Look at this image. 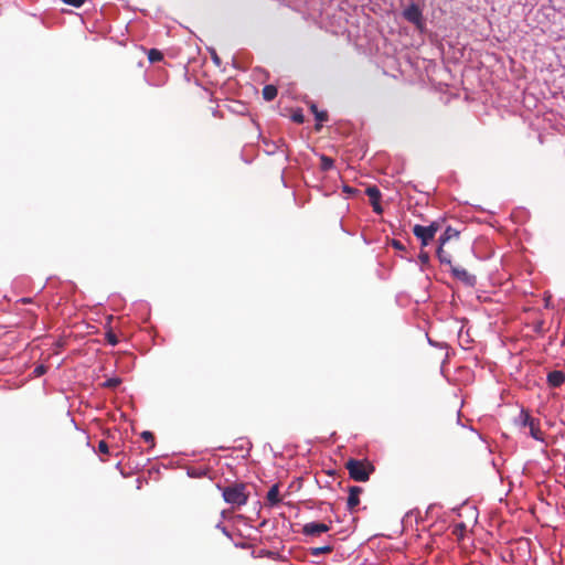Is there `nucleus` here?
<instances>
[{
	"instance_id": "obj_1",
	"label": "nucleus",
	"mask_w": 565,
	"mask_h": 565,
	"mask_svg": "<svg viewBox=\"0 0 565 565\" xmlns=\"http://www.w3.org/2000/svg\"><path fill=\"white\" fill-rule=\"evenodd\" d=\"M344 467L350 478L356 482H366L375 470L373 463L370 461L354 458L347 460Z\"/></svg>"
},
{
	"instance_id": "obj_2",
	"label": "nucleus",
	"mask_w": 565,
	"mask_h": 565,
	"mask_svg": "<svg viewBox=\"0 0 565 565\" xmlns=\"http://www.w3.org/2000/svg\"><path fill=\"white\" fill-rule=\"evenodd\" d=\"M222 494L226 503L237 507L246 504L249 495L244 483H234L225 487Z\"/></svg>"
},
{
	"instance_id": "obj_3",
	"label": "nucleus",
	"mask_w": 565,
	"mask_h": 565,
	"mask_svg": "<svg viewBox=\"0 0 565 565\" xmlns=\"http://www.w3.org/2000/svg\"><path fill=\"white\" fill-rule=\"evenodd\" d=\"M439 230L440 223L438 221H434L428 226L419 224L414 225L413 234L420 241L422 247H425L435 238V235Z\"/></svg>"
},
{
	"instance_id": "obj_4",
	"label": "nucleus",
	"mask_w": 565,
	"mask_h": 565,
	"mask_svg": "<svg viewBox=\"0 0 565 565\" xmlns=\"http://www.w3.org/2000/svg\"><path fill=\"white\" fill-rule=\"evenodd\" d=\"M521 424L529 427L530 435L535 440L544 443V433L540 428V420L532 417L527 412L522 411L520 414Z\"/></svg>"
},
{
	"instance_id": "obj_5",
	"label": "nucleus",
	"mask_w": 565,
	"mask_h": 565,
	"mask_svg": "<svg viewBox=\"0 0 565 565\" xmlns=\"http://www.w3.org/2000/svg\"><path fill=\"white\" fill-rule=\"evenodd\" d=\"M403 17L406 21L413 23L418 30L424 28L423 13L416 3H412L403 11Z\"/></svg>"
},
{
	"instance_id": "obj_6",
	"label": "nucleus",
	"mask_w": 565,
	"mask_h": 565,
	"mask_svg": "<svg viewBox=\"0 0 565 565\" xmlns=\"http://www.w3.org/2000/svg\"><path fill=\"white\" fill-rule=\"evenodd\" d=\"M330 530V525L320 522H309L302 527V534L307 536H319Z\"/></svg>"
},
{
	"instance_id": "obj_7",
	"label": "nucleus",
	"mask_w": 565,
	"mask_h": 565,
	"mask_svg": "<svg viewBox=\"0 0 565 565\" xmlns=\"http://www.w3.org/2000/svg\"><path fill=\"white\" fill-rule=\"evenodd\" d=\"M365 193L370 199L373 211L377 214H381L383 212V209L380 204L381 191L377 189V186L372 185L366 188Z\"/></svg>"
},
{
	"instance_id": "obj_8",
	"label": "nucleus",
	"mask_w": 565,
	"mask_h": 565,
	"mask_svg": "<svg viewBox=\"0 0 565 565\" xmlns=\"http://www.w3.org/2000/svg\"><path fill=\"white\" fill-rule=\"evenodd\" d=\"M363 492V488L358 486L349 487V497L347 501V507L350 512H353L355 508L360 504V494Z\"/></svg>"
},
{
	"instance_id": "obj_9",
	"label": "nucleus",
	"mask_w": 565,
	"mask_h": 565,
	"mask_svg": "<svg viewBox=\"0 0 565 565\" xmlns=\"http://www.w3.org/2000/svg\"><path fill=\"white\" fill-rule=\"evenodd\" d=\"M451 271L456 278L463 281L466 285L473 286L476 284V277L469 274L465 268L451 267Z\"/></svg>"
},
{
	"instance_id": "obj_10",
	"label": "nucleus",
	"mask_w": 565,
	"mask_h": 565,
	"mask_svg": "<svg viewBox=\"0 0 565 565\" xmlns=\"http://www.w3.org/2000/svg\"><path fill=\"white\" fill-rule=\"evenodd\" d=\"M565 382V374L562 371H552L547 374V383L552 387H558Z\"/></svg>"
},
{
	"instance_id": "obj_11",
	"label": "nucleus",
	"mask_w": 565,
	"mask_h": 565,
	"mask_svg": "<svg viewBox=\"0 0 565 565\" xmlns=\"http://www.w3.org/2000/svg\"><path fill=\"white\" fill-rule=\"evenodd\" d=\"M459 232L450 226H448L445 232L439 237V245L445 246L447 242L452 238H458Z\"/></svg>"
},
{
	"instance_id": "obj_12",
	"label": "nucleus",
	"mask_w": 565,
	"mask_h": 565,
	"mask_svg": "<svg viewBox=\"0 0 565 565\" xmlns=\"http://www.w3.org/2000/svg\"><path fill=\"white\" fill-rule=\"evenodd\" d=\"M268 503L270 505H276L280 502V497H279V487L278 484H274L269 491L267 492V497H266Z\"/></svg>"
},
{
	"instance_id": "obj_13",
	"label": "nucleus",
	"mask_w": 565,
	"mask_h": 565,
	"mask_svg": "<svg viewBox=\"0 0 565 565\" xmlns=\"http://www.w3.org/2000/svg\"><path fill=\"white\" fill-rule=\"evenodd\" d=\"M262 94L265 100L271 102L277 97L278 89L275 85H265Z\"/></svg>"
},
{
	"instance_id": "obj_14",
	"label": "nucleus",
	"mask_w": 565,
	"mask_h": 565,
	"mask_svg": "<svg viewBox=\"0 0 565 565\" xmlns=\"http://www.w3.org/2000/svg\"><path fill=\"white\" fill-rule=\"evenodd\" d=\"M437 257L440 263L451 265V256L444 249V246L439 245L437 248Z\"/></svg>"
},
{
	"instance_id": "obj_15",
	"label": "nucleus",
	"mask_w": 565,
	"mask_h": 565,
	"mask_svg": "<svg viewBox=\"0 0 565 565\" xmlns=\"http://www.w3.org/2000/svg\"><path fill=\"white\" fill-rule=\"evenodd\" d=\"M148 60L150 63H157L163 60V54L157 49H150L148 51Z\"/></svg>"
},
{
	"instance_id": "obj_16",
	"label": "nucleus",
	"mask_w": 565,
	"mask_h": 565,
	"mask_svg": "<svg viewBox=\"0 0 565 565\" xmlns=\"http://www.w3.org/2000/svg\"><path fill=\"white\" fill-rule=\"evenodd\" d=\"M332 551H333V546L332 545H323V546L310 548V554L313 555V556H318L320 554H329Z\"/></svg>"
},
{
	"instance_id": "obj_17",
	"label": "nucleus",
	"mask_w": 565,
	"mask_h": 565,
	"mask_svg": "<svg viewBox=\"0 0 565 565\" xmlns=\"http://www.w3.org/2000/svg\"><path fill=\"white\" fill-rule=\"evenodd\" d=\"M121 384V379L119 377H111V379H108L107 381H105L102 386L105 387V388H116L117 386H119Z\"/></svg>"
},
{
	"instance_id": "obj_18",
	"label": "nucleus",
	"mask_w": 565,
	"mask_h": 565,
	"mask_svg": "<svg viewBox=\"0 0 565 565\" xmlns=\"http://www.w3.org/2000/svg\"><path fill=\"white\" fill-rule=\"evenodd\" d=\"M333 163H334L333 159H331L327 156L321 157V169L323 171L330 170L333 167Z\"/></svg>"
},
{
	"instance_id": "obj_19",
	"label": "nucleus",
	"mask_w": 565,
	"mask_h": 565,
	"mask_svg": "<svg viewBox=\"0 0 565 565\" xmlns=\"http://www.w3.org/2000/svg\"><path fill=\"white\" fill-rule=\"evenodd\" d=\"M312 110L315 111L316 119H317L319 122H323V121H327V120H328V114H327V111H318V109H317V107H316V106H312Z\"/></svg>"
},
{
	"instance_id": "obj_20",
	"label": "nucleus",
	"mask_w": 565,
	"mask_h": 565,
	"mask_svg": "<svg viewBox=\"0 0 565 565\" xmlns=\"http://www.w3.org/2000/svg\"><path fill=\"white\" fill-rule=\"evenodd\" d=\"M141 438L147 441V443H150L151 446L154 445V436L151 431H148V430H145L141 433Z\"/></svg>"
},
{
	"instance_id": "obj_21",
	"label": "nucleus",
	"mask_w": 565,
	"mask_h": 565,
	"mask_svg": "<svg viewBox=\"0 0 565 565\" xmlns=\"http://www.w3.org/2000/svg\"><path fill=\"white\" fill-rule=\"evenodd\" d=\"M61 1L67 6H72L74 8H81L86 2V0H61Z\"/></svg>"
},
{
	"instance_id": "obj_22",
	"label": "nucleus",
	"mask_w": 565,
	"mask_h": 565,
	"mask_svg": "<svg viewBox=\"0 0 565 565\" xmlns=\"http://www.w3.org/2000/svg\"><path fill=\"white\" fill-rule=\"evenodd\" d=\"M106 340L111 345H116L118 343V338L116 337V334L113 331H108L106 333Z\"/></svg>"
},
{
	"instance_id": "obj_23",
	"label": "nucleus",
	"mask_w": 565,
	"mask_h": 565,
	"mask_svg": "<svg viewBox=\"0 0 565 565\" xmlns=\"http://www.w3.org/2000/svg\"><path fill=\"white\" fill-rule=\"evenodd\" d=\"M418 258H419V262L423 264V265H428L429 263V259H430V256L427 252L425 250H420L419 255H418Z\"/></svg>"
},
{
	"instance_id": "obj_24",
	"label": "nucleus",
	"mask_w": 565,
	"mask_h": 565,
	"mask_svg": "<svg viewBox=\"0 0 565 565\" xmlns=\"http://www.w3.org/2000/svg\"><path fill=\"white\" fill-rule=\"evenodd\" d=\"M98 451L107 455L109 452L108 444L105 440H100L98 444Z\"/></svg>"
},
{
	"instance_id": "obj_25",
	"label": "nucleus",
	"mask_w": 565,
	"mask_h": 565,
	"mask_svg": "<svg viewBox=\"0 0 565 565\" xmlns=\"http://www.w3.org/2000/svg\"><path fill=\"white\" fill-rule=\"evenodd\" d=\"M211 56H212V60L214 62V64L216 66H220L221 65V58L218 57V55L216 54L215 50H212L211 52Z\"/></svg>"
},
{
	"instance_id": "obj_26",
	"label": "nucleus",
	"mask_w": 565,
	"mask_h": 565,
	"mask_svg": "<svg viewBox=\"0 0 565 565\" xmlns=\"http://www.w3.org/2000/svg\"><path fill=\"white\" fill-rule=\"evenodd\" d=\"M45 371H46V369H45V366H44V365H39V366H36V367L34 369V373H35L36 375H42V374H44V373H45Z\"/></svg>"
},
{
	"instance_id": "obj_27",
	"label": "nucleus",
	"mask_w": 565,
	"mask_h": 565,
	"mask_svg": "<svg viewBox=\"0 0 565 565\" xmlns=\"http://www.w3.org/2000/svg\"><path fill=\"white\" fill-rule=\"evenodd\" d=\"M294 121L301 124L303 121V115L302 114H295L292 116Z\"/></svg>"
},
{
	"instance_id": "obj_28",
	"label": "nucleus",
	"mask_w": 565,
	"mask_h": 565,
	"mask_svg": "<svg viewBox=\"0 0 565 565\" xmlns=\"http://www.w3.org/2000/svg\"><path fill=\"white\" fill-rule=\"evenodd\" d=\"M392 245L396 249H403L404 248L403 244L399 241H396V239L393 241Z\"/></svg>"
}]
</instances>
